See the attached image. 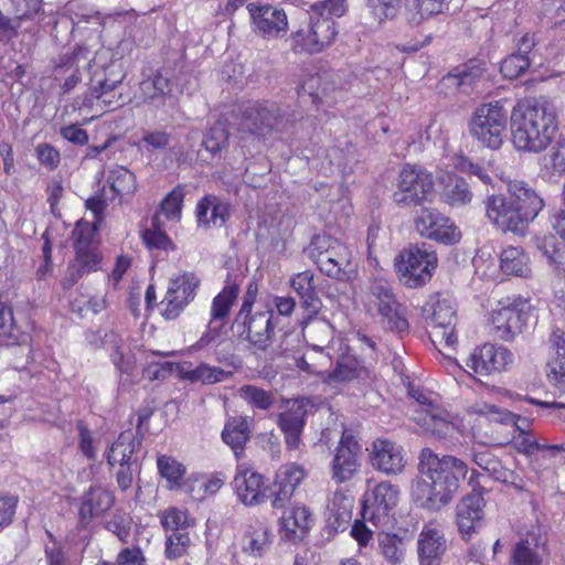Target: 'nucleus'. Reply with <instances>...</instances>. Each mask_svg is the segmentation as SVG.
<instances>
[{
	"mask_svg": "<svg viewBox=\"0 0 565 565\" xmlns=\"http://www.w3.org/2000/svg\"><path fill=\"white\" fill-rule=\"evenodd\" d=\"M435 193L431 173L420 167L406 164L398 173L393 199L397 204L417 205L431 201Z\"/></svg>",
	"mask_w": 565,
	"mask_h": 565,
	"instance_id": "nucleus-11",
	"label": "nucleus"
},
{
	"mask_svg": "<svg viewBox=\"0 0 565 565\" xmlns=\"http://www.w3.org/2000/svg\"><path fill=\"white\" fill-rule=\"evenodd\" d=\"M476 477V471H472L469 479L472 491L462 497L455 509L458 532L465 541L478 533L484 519L486 500L482 491L477 489Z\"/></svg>",
	"mask_w": 565,
	"mask_h": 565,
	"instance_id": "nucleus-14",
	"label": "nucleus"
},
{
	"mask_svg": "<svg viewBox=\"0 0 565 565\" xmlns=\"http://www.w3.org/2000/svg\"><path fill=\"white\" fill-rule=\"evenodd\" d=\"M354 497L344 489L335 490L327 504V526L332 532L345 530L352 519Z\"/></svg>",
	"mask_w": 565,
	"mask_h": 565,
	"instance_id": "nucleus-32",
	"label": "nucleus"
},
{
	"mask_svg": "<svg viewBox=\"0 0 565 565\" xmlns=\"http://www.w3.org/2000/svg\"><path fill=\"white\" fill-rule=\"evenodd\" d=\"M451 0H408L404 19L411 26H418L424 21L445 13Z\"/></svg>",
	"mask_w": 565,
	"mask_h": 565,
	"instance_id": "nucleus-40",
	"label": "nucleus"
},
{
	"mask_svg": "<svg viewBox=\"0 0 565 565\" xmlns=\"http://www.w3.org/2000/svg\"><path fill=\"white\" fill-rule=\"evenodd\" d=\"M157 469L168 490L185 492L190 475L186 473L188 470L183 462L170 455H159L157 457Z\"/></svg>",
	"mask_w": 565,
	"mask_h": 565,
	"instance_id": "nucleus-39",
	"label": "nucleus"
},
{
	"mask_svg": "<svg viewBox=\"0 0 565 565\" xmlns=\"http://www.w3.org/2000/svg\"><path fill=\"white\" fill-rule=\"evenodd\" d=\"M142 241L150 249L168 250L173 248L172 241L161 228L159 215L154 216L150 228H147L141 234Z\"/></svg>",
	"mask_w": 565,
	"mask_h": 565,
	"instance_id": "nucleus-56",
	"label": "nucleus"
},
{
	"mask_svg": "<svg viewBox=\"0 0 565 565\" xmlns=\"http://www.w3.org/2000/svg\"><path fill=\"white\" fill-rule=\"evenodd\" d=\"M115 503L114 493L102 487L93 486L81 498L78 522L88 525L94 519L103 516Z\"/></svg>",
	"mask_w": 565,
	"mask_h": 565,
	"instance_id": "nucleus-28",
	"label": "nucleus"
},
{
	"mask_svg": "<svg viewBox=\"0 0 565 565\" xmlns=\"http://www.w3.org/2000/svg\"><path fill=\"white\" fill-rule=\"evenodd\" d=\"M178 363L158 360L154 355L143 369V375L149 381L163 380L171 374L177 375Z\"/></svg>",
	"mask_w": 565,
	"mask_h": 565,
	"instance_id": "nucleus-64",
	"label": "nucleus"
},
{
	"mask_svg": "<svg viewBox=\"0 0 565 565\" xmlns=\"http://www.w3.org/2000/svg\"><path fill=\"white\" fill-rule=\"evenodd\" d=\"M237 295L238 287L236 285H227L214 297L211 307L212 321L224 319L228 315Z\"/></svg>",
	"mask_w": 565,
	"mask_h": 565,
	"instance_id": "nucleus-54",
	"label": "nucleus"
},
{
	"mask_svg": "<svg viewBox=\"0 0 565 565\" xmlns=\"http://www.w3.org/2000/svg\"><path fill=\"white\" fill-rule=\"evenodd\" d=\"M500 268L505 275L523 278L532 273L530 256L519 246H508L501 252Z\"/></svg>",
	"mask_w": 565,
	"mask_h": 565,
	"instance_id": "nucleus-44",
	"label": "nucleus"
},
{
	"mask_svg": "<svg viewBox=\"0 0 565 565\" xmlns=\"http://www.w3.org/2000/svg\"><path fill=\"white\" fill-rule=\"evenodd\" d=\"M72 310L81 316H85L88 312L98 315L107 309L108 301L105 294H96L90 296H84L74 299L71 303Z\"/></svg>",
	"mask_w": 565,
	"mask_h": 565,
	"instance_id": "nucleus-57",
	"label": "nucleus"
},
{
	"mask_svg": "<svg viewBox=\"0 0 565 565\" xmlns=\"http://www.w3.org/2000/svg\"><path fill=\"white\" fill-rule=\"evenodd\" d=\"M138 446L132 433L127 431L119 435L117 440L111 445L107 460L110 466L124 467L126 465H136L132 455Z\"/></svg>",
	"mask_w": 565,
	"mask_h": 565,
	"instance_id": "nucleus-48",
	"label": "nucleus"
},
{
	"mask_svg": "<svg viewBox=\"0 0 565 565\" xmlns=\"http://www.w3.org/2000/svg\"><path fill=\"white\" fill-rule=\"evenodd\" d=\"M441 164L446 169H454L459 172L469 173L478 177L484 183L490 181V177L484 172V170L470 162L466 157L460 153L446 154L441 160Z\"/></svg>",
	"mask_w": 565,
	"mask_h": 565,
	"instance_id": "nucleus-53",
	"label": "nucleus"
},
{
	"mask_svg": "<svg viewBox=\"0 0 565 565\" xmlns=\"http://www.w3.org/2000/svg\"><path fill=\"white\" fill-rule=\"evenodd\" d=\"M201 285L195 273L183 271L170 278L168 289L162 301L164 308L161 312L166 320L178 318L185 307L192 302Z\"/></svg>",
	"mask_w": 565,
	"mask_h": 565,
	"instance_id": "nucleus-15",
	"label": "nucleus"
},
{
	"mask_svg": "<svg viewBox=\"0 0 565 565\" xmlns=\"http://www.w3.org/2000/svg\"><path fill=\"white\" fill-rule=\"evenodd\" d=\"M370 462L376 471L386 476H396L406 467V451L394 440L377 438L370 447Z\"/></svg>",
	"mask_w": 565,
	"mask_h": 565,
	"instance_id": "nucleus-22",
	"label": "nucleus"
},
{
	"mask_svg": "<svg viewBox=\"0 0 565 565\" xmlns=\"http://www.w3.org/2000/svg\"><path fill=\"white\" fill-rule=\"evenodd\" d=\"M360 454L359 443L343 433L330 462L331 479L337 483L350 481L360 471Z\"/></svg>",
	"mask_w": 565,
	"mask_h": 565,
	"instance_id": "nucleus-21",
	"label": "nucleus"
},
{
	"mask_svg": "<svg viewBox=\"0 0 565 565\" xmlns=\"http://www.w3.org/2000/svg\"><path fill=\"white\" fill-rule=\"evenodd\" d=\"M277 520L278 534L282 542L299 544L315 524V515L310 507L302 502H292L281 508Z\"/></svg>",
	"mask_w": 565,
	"mask_h": 565,
	"instance_id": "nucleus-19",
	"label": "nucleus"
},
{
	"mask_svg": "<svg viewBox=\"0 0 565 565\" xmlns=\"http://www.w3.org/2000/svg\"><path fill=\"white\" fill-rule=\"evenodd\" d=\"M253 30L267 40L284 35L288 19L284 10L270 4H248Z\"/></svg>",
	"mask_w": 565,
	"mask_h": 565,
	"instance_id": "nucleus-24",
	"label": "nucleus"
},
{
	"mask_svg": "<svg viewBox=\"0 0 565 565\" xmlns=\"http://www.w3.org/2000/svg\"><path fill=\"white\" fill-rule=\"evenodd\" d=\"M423 317L434 345L455 349L457 334L454 301L439 295L431 296L423 307Z\"/></svg>",
	"mask_w": 565,
	"mask_h": 565,
	"instance_id": "nucleus-8",
	"label": "nucleus"
},
{
	"mask_svg": "<svg viewBox=\"0 0 565 565\" xmlns=\"http://www.w3.org/2000/svg\"><path fill=\"white\" fill-rule=\"evenodd\" d=\"M545 540L539 529L530 531L516 543L511 561L513 565H540L543 558Z\"/></svg>",
	"mask_w": 565,
	"mask_h": 565,
	"instance_id": "nucleus-38",
	"label": "nucleus"
},
{
	"mask_svg": "<svg viewBox=\"0 0 565 565\" xmlns=\"http://www.w3.org/2000/svg\"><path fill=\"white\" fill-rule=\"evenodd\" d=\"M439 185H443V200L451 206H461L472 200V192L468 183L457 175H454L441 163L437 175Z\"/></svg>",
	"mask_w": 565,
	"mask_h": 565,
	"instance_id": "nucleus-37",
	"label": "nucleus"
},
{
	"mask_svg": "<svg viewBox=\"0 0 565 565\" xmlns=\"http://www.w3.org/2000/svg\"><path fill=\"white\" fill-rule=\"evenodd\" d=\"M306 398H297L287 403V409L279 415L278 425L285 434L286 444L296 449L300 444V435L305 426Z\"/></svg>",
	"mask_w": 565,
	"mask_h": 565,
	"instance_id": "nucleus-31",
	"label": "nucleus"
},
{
	"mask_svg": "<svg viewBox=\"0 0 565 565\" xmlns=\"http://www.w3.org/2000/svg\"><path fill=\"white\" fill-rule=\"evenodd\" d=\"M542 169L551 177L565 174V135L561 134L548 152L542 158Z\"/></svg>",
	"mask_w": 565,
	"mask_h": 565,
	"instance_id": "nucleus-50",
	"label": "nucleus"
},
{
	"mask_svg": "<svg viewBox=\"0 0 565 565\" xmlns=\"http://www.w3.org/2000/svg\"><path fill=\"white\" fill-rule=\"evenodd\" d=\"M402 0H369V9L373 18L383 23L394 19L401 8Z\"/></svg>",
	"mask_w": 565,
	"mask_h": 565,
	"instance_id": "nucleus-59",
	"label": "nucleus"
},
{
	"mask_svg": "<svg viewBox=\"0 0 565 565\" xmlns=\"http://www.w3.org/2000/svg\"><path fill=\"white\" fill-rule=\"evenodd\" d=\"M468 471L467 463L458 457L422 449L417 475L411 481V501L419 509L440 511L452 502Z\"/></svg>",
	"mask_w": 565,
	"mask_h": 565,
	"instance_id": "nucleus-3",
	"label": "nucleus"
},
{
	"mask_svg": "<svg viewBox=\"0 0 565 565\" xmlns=\"http://www.w3.org/2000/svg\"><path fill=\"white\" fill-rule=\"evenodd\" d=\"M195 214L199 227H222L230 215V205L215 195H205L198 202Z\"/></svg>",
	"mask_w": 565,
	"mask_h": 565,
	"instance_id": "nucleus-34",
	"label": "nucleus"
},
{
	"mask_svg": "<svg viewBox=\"0 0 565 565\" xmlns=\"http://www.w3.org/2000/svg\"><path fill=\"white\" fill-rule=\"evenodd\" d=\"M530 66V60L524 53L511 54L504 58L500 66L503 77L514 79L521 76Z\"/></svg>",
	"mask_w": 565,
	"mask_h": 565,
	"instance_id": "nucleus-61",
	"label": "nucleus"
},
{
	"mask_svg": "<svg viewBox=\"0 0 565 565\" xmlns=\"http://www.w3.org/2000/svg\"><path fill=\"white\" fill-rule=\"evenodd\" d=\"M394 265L403 285L408 288H418L431 279L438 265V258L426 244L411 245L398 254Z\"/></svg>",
	"mask_w": 565,
	"mask_h": 565,
	"instance_id": "nucleus-7",
	"label": "nucleus"
},
{
	"mask_svg": "<svg viewBox=\"0 0 565 565\" xmlns=\"http://www.w3.org/2000/svg\"><path fill=\"white\" fill-rule=\"evenodd\" d=\"M96 87L89 88L83 96L77 97L70 106L65 108L66 115L71 116L77 113L75 120L77 122L87 124L104 114L100 99L97 96Z\"/></svg>",
	"mask_w": 565,
	"mask_h": 565,
	"instance_id": "nucleus-43",
	"label": "nucleus"
},
{
	"mask_svg": "<svg viewBox=\"0 0 565 565\" xmlns=\"http://www.w3.org/2000/svg\"><path fill=\"white\" fill-rule=\"evenodd\" d=\"M222 438L231 447L236 458H239L249 439V426L246 417L230 418L222 433Z\"/></svg>",
	"mask_w": 565,
	"mask_h": 565,
	"instance_id": "nucleus-46",
	"label": "nucleus"
},
{
	"mask_svg": "<svg viewBox=\"0 0 565 565\" xmlns=\"http://www.w3.org/2000/svg\"><path fill=\"white\" fill-rule=\"evenodd\" d=\"M409 393L417 404L412 419L425 434L435 438L451 439L457 434H471L477 438L483 434L486 424L497 423L515 428L518 433L512 437V445L521 454L533 456L542 450L557 449L556 446L539 444L530 434V423L526 419L494 404L478 401L459 416L444 408L438 395L434 393L414 388Z\"/></svg>",
	"mask_w": 565,
	"mask_h": 565,
	"instance_id": "nucleus-2",
	"label": "nucleus"
},
{
	"mask_svg": "<svg viewBox=\"0 0 565 565\" xmlns=\"http://www.w3.org/2000/svg\"><path fill=\"white\" fill-rule=\"evenodd\" d=\"M160 522L164 530L175 531L193 525L185 510L169 507L160 513Z\"/></svg>",
	"mask_w": 565,
	"mask_h": 565,
	"instance_id": "nucleus-58",
	"label": "nucleus"
},
{
	"mask_svg": "<svg viewBox=\"0 0 565 565\" xmlns=\"http://www.w3.org/2000/svg\"><path fill=\"white\" fill-rule=\"evenodd\" d=\"M486 215L501 232L523 234L527 226L509 198L502 195H490L487 199Z\"/></svg>",
	"mask_w": 565,
	"mask_h": 565,
	"instance_id": "nucleus-25",
	"label": "nucleus"
},
{
	"mask_svg": "<svg viewBox=\"0 0 565 565\" xmlns=\"http://www.w3.org/2000/svg\"><path fill=\"white\" fill-rule=\"evenodd\" d=\"M401 490L390 481L369 486L362 500V519L376 527H388L394 521Z\"/></svg>",
	"mask_w": 565,
	"mask_h": 565,
	"instance_id": "nucleus-9",
	"label": "nucleus"
},
{
	"mask_svg": "<svg viewBox=\"0 0 565 565\" xmlns=\"http://www.w3.org/2000/svg\"><path fill=\"white\" fill-rule=\"evenodd\" d=\"M414 226L420 236L440 244L452 245L461 238L455 222L435 209H420L414 217Z\"/></svg>",
	"mask_w": 565,
	"mask_h": 565,
	"instance_id": "nucleus-18",
	"label": "nucleus"
},
{
	"mask_svg": "<svg viewBox=\"0 0 565 565\" xmlns=\"http://www.w3.org/2000/svg\"><path fill=\"white\" fill-rule=\"evenodd\" d=\"M446 551V540L439 525L429 522L418 534L417 553L420 565H439Z\"/></svg>",
	"mask_w": 565,
	"mask_h": 565,
	"instance_id": "nucleus-30",
	"label": "nucleus"
},
{
	"mask_svg": "<svg viewBox=\"0 0 565 565\" xmlns=\"http://www.w3.org/2000/svg\"><path fill=\"white\" fill-rule=\"evenodd\" d=\"M184 200V191L181 186H175L162 200L160 205L161 214L171 222L178 223L181 221L182 206Z\"/></svg>",
	"mask_w": 565,
	"mask_h": 565,
	"instance_id": "nucleus-55",
	"label": "nucleus"
},
{
	"mask_svg": "<svg viewBox=\"0 0 565 565\" xmlns=\"http://www.w3.org/2000/svg\"><path fill=\"white\" fill-rule=\"evenodd\" d=\"M85 341L92 347H104L110 351V358L116 367L122 374L131 375L135 369V360L127 355L125 356L121 347L119 345L120 340L114 332L102 331H87L85 333Z\"/></svg>",
	"mask_w": 565,
	"mask_h": 565,
	"instance_id": "nucleus-33",
	"label": "nucleus"
},
{
	"mask_svg": "<svg viewBox=\"0 0 565 565\" xmlns=\"http://www.w3.org/2000/svg\"><path fill=\"white\" fill-rule=\"evenodd\" d=\"M307 470L296 462L281 465L273 480L271 507L281 509L294 497L296 489L307 478Z\"/></svg>",
	"mask_w": 565,
	"mask_h": 565,
	"instance_id": "nucleus-27",
	"label": "nucleus"
},
{
	"mask_svg": "<svg viewBox=\"0 0 565 565\" xmlns=\"http://www.w3.org/2000/svg\"><path fill=\"white\" fill-rule=\"evenodd\" d=\"M191 545L188 533H172L166 539V556L169 559H177L184 556Z\"/></svg>",
	"mask_w": 565,
	"mask_h": 565,
	"instance_id": "nucleus-62",
	"label": "nucleus"
},
{
	"mask_svg": "<svg viewBox=\"0 0 565 565\" xmlns=\"http://www.w3.org/2000/svg\"><path fill=\"white\" fill-rule=\"evenodd\" d=\"M513 364L514 354L507 347L489 342L476 347L467 361V366L480 376L501 374Z\"/></svg>",
	"mask_w": 565,
	"mask_h": 565,
	"instance_id": "nucleus-16",
	"label": "nucleus"
},
{
	"mask_svg": "<svg viewBox=\"0 0 565 565\" xmlns=\"http://www.w3.org/2000/svg\"><path fill=\"white\" fill-rule=\"evenodd\" d=\"M337 35L334 20L310 10L299 28L290 34V46L295 53L318 54L331 46Z\"/></svg>",
	"mask_w": 565,
	"mask_h": 565,
	"instance_id": "nucleus-6",
	"label": "nucleus"
},
{
	"mask_svg": "<svg viewBox=\"0 0 565 565\" xmlns=\"http://www.w3.org/2000/svg\"><path fill=\"white\" fill-rule=\"evenodd\" d=\"M509 200L529 225L542 211L543 199L524 181L514 180L508 184Z\"/></svg>",
	"mask_w": 565,
	"mask_h": 565,
	"instance_id": "nucleus-29",
	"label": "nucleus"
},
{
	"mask_svg": "<svg viewBox=\"0 0 565 565\" xmlns=\"http://www.w3.org/2000/svg\"><path fill=\"white\" fill-rule=\"evenodd\" d=\"M552 354L547 361L546 375L552 385L565 388V332L554 329L550 337Z\"/></svg>",
	"mask_w": 565,
	"mask_h": 565,
	"instance_id": "nucleus-35",
	"label": "nucleus"
},
{
	"mask_svg": "<svg viewBox=\"0 0 565 565\" xmlns=\"http://www.w3.org/2000/svg\"><path fill=\"white\" fill-rule=\"evenodd\" d=\"M233 487L237 500L246 507L259 505L267 499L264 476L246 463L237 465Z\"/></svg>",
	"mask_w": 565,
	"mask_h": 565,
	"instance_id": "nucleus-23",
	"label": "nucleus"
},
{
	"mask_svg": "<svg viewBox=\"0 0 565 565\" xmlns=\"http://www.w3.org/2000/svg\"><path fill=\"white\" fill-rule=\"evenodd\" d=\"M92 61L93 53L86 46H78L71 54L60 57L54 74L64 93L72 90L82 81V72L90 66Z\"/></svg>",
	"mask_w": 565,
	"mask_h": 565,
	"instance_id": "nucleus-26",
	"label": "nucleus"
},
{
	"mask_svg": "<svg viewBox=\"0 0 565 565\" xmlns=\"http://www.w3.org/2000/svg\"><path fill=\"white\" fill-rule=\"evenodd\" d=\"M360 301L369 316L380 318L387 328L397 332L408 329L404 308L396 300L393 289L386 280L372 281L361 295Z\"/></svg>",
	"mask_w": 565,
	"mask_h": 565,
	"instance_id": "nucleus-5",
	"label": "nucleus"
},
{
	"mask_svg": "<svg viewBox=\"0 0 565 565\" xmlns=\"http://www.w3.org/2000/svg\"><path fill=\"white\" fill-rule=\"evenodd\" d=\"M318 361L313 356L305 355L297 360V367L309 374H317L328 386L338 390L341 384L361 377L366 373V369L360 361L349 354H343L337 363V367L332 373L324 374L322 367L330 363L329 354L319 353Z\"/></svg>",
	"mask_w": 565,
	"mask_h": 565,
	"instance_id": "nucleus-12",
	"label": "nucleus"
},
{
	"mask_svg": "<svg viewBox=\"0 0 565 565\" xmlns=\"http://www.w3.org/2000/svg\"><path fill=\"white\" fill-rule=\"evenodd\" d=\"M475 463L487 471L492 478L503 483H513L516 480L515 473L504 468L501 462L488 450L475 451L472 457Z\"/></svg>",
	"mask_w": 565,
	"mask_h": 565,
	"instance_id": "nucleus-49",
	"label": "nucleus"
},
{
	"mask_svg": "<svg viewBox=\"0 0 565 565\" xmlns=\"http://www.w3.org/2000/svg\"><path fill=\"white\" fill-rule=\"evenodd\" d=\"M379 547L383 557L391 565L402 563L404 559L405 547L403 540L391 533H381L379 535Z\"/></svg>",
	"mask_w": 565,
	"mask_h": 565,
	"instance_id": "nucleus-52",
	"label": "nucleus"
},
{
	"mask_svg": "<svg viewBox=\"0 0 565 565\" xmlns=\"http://www.w3.org/2000/svg\"><path fill=\"white\" fill-rule=\"evenodd\" d=\"M226 481L222 472L207 475L191 473L185 493L194 500L202 501L207 497L216 494Z\"/></svg>",
	"mask_w": 565,
	"mask_h": 565,
	"instance_id": "nucleus-41",
	"label": "nucleus"
},
{
	"mask_svg": "<svg viewBox=\"0 0 565 565\" xmlns=\"http://www.w3.org/2000/svg\"><path fill=\"white\" fill-rule=\"evenodd\" d=\"M239 396L250 406L264 411L268 409L274 401L270 393L254 385L242 386L239 388Z\"/></svg>",
	"mask_w": 565,
	"mask_h": 565,
	"instance_id": "nucleus-60",
	"label": "nucleus"
},
{
	"mask_svg": "<svg viewBox=\"0 0 565 565\" xmlns=\"http://www.w3.org/2000/svg\"><path fill=\"white\" fill-rule=\"evenodd\" d=\"M484 67L481 62L471 61L462 70H457L443 77L441 89H450L452 93L469 94L477 83L484 76Z\"/></svg>",
	"mask_w": 565,
	"mask_h": 565,
	"instance_id": "nucleus-36",
	"label": "nucleus"
},
{
	"mask_svg": "<svg viewBox=\"0 0 565 565\" xmlns=\"http://www.w3.org/2000/svg\"><path fill=\"white\" fill-rule=\"evenodd\" d=\"M311 255L320 269L328 276L340 277L351 264V253L340 241L328 236L317 235L310 244Z\"/></svg>",
	"mask_w": 565,
	"mask_h": 565,
	"instance_id": "nucleus-17",
	"label": "nucleus"
},
{
	"mask_svg": "<svg viewBox=\"0 0 565 565\" xmlns=\"http://www.w3.org/2000/svg\"><path fill=\"white\" fill-rule=\"evenodd\" d=\"M254 299L255 294L248 290L242 305L241 311L238 313V319L244 320V323L247 326L249 335L255 334L268 338L269 333L273 331L274 328L271 323V313L269 316H267L266 313H259L247 321Z\"/></svg>",
	"mask_w": 565,
	"mask_h": 565,
	"instance_id": "nucleus-47",
	"label": "nucleus"
},
{
	"mask_svg": "<svg viewBox=\"0 0 565 565\" xmlns=\"http://www.w3.org/2000/svg\"><path fill=\"white\" fill-rule=\"evenodd\" d=\"M137 190L135 174L122 166H117L108 171L106 184L100 195H95L86 201V206L96 221H100L108 202L124 200L131 196Z\"/></svg>",
	"mask_w": 565,
	"mask_h": 565,
	"instance_id": "nucleus-13",
	"label": "nucleus"
},
{
	"mask_svg": "<svg viewBox=\"0 0 565 565\" xmlns=\"http://www.w3.org/2000/svg\"><path fill=\"white\" fill-rule=\"evenodd\" d=\"M558 116L556 103L546 97L519 100L510 114L502 102H490L475 109L468 131L480 146L499 150L505 141L510 119L513 148L521 153H541L555 138Z\"/></svg>",
	"mask_w": 565,
	"mask_h": 565,
	"instance_id": "nucleus-1",
	"label": "nucleus"
},
{
	"mask_svg": "<svg viewBox=\"0 0 565 565\" xmlns=\"http://www.w3.org/2000/svg\"><path fill=\"white\" fill-rule=\"evenodd\" d=\"M227 376V372L205 363L194 366L191 362H182L177 366V377L192 383L214 384L224 381Z\"/></svg>",
	"mask_w": 565,
	"mask_h": 565,
	"instance_id": "nucleus-42",
	"label": "nucleus"
},
{
	"mask_svg": "<svg viewBox=\"0 0 565 565\" xmlns=\"http://www.w3.org/2000/svg\"><path fill=\"white\" fill-rule=\"evenodd\" d=\"M98 222L94 218L93 223L84 220L76 223L73 231L75 258L64 280L66 287L73 286L83 276L103 268V254L95 238Z\"/></svg>",
	"mask_w": 565,
	"mask_h": 565,
	"instance_id": "nucleus-4",
	"label": "nucleus"
},
{
	"mask_svg": "<svg viewBox=\"0 0 565 565\" xmlns=\"http://www.w3.org/2000/svg\"><path fill=\"white\" fill-rule=\"evenodd\" d=\"M537 248L546 256L556 270L565 271V248L561 247L553 234L536 238Z\"/></svg>",
	"mask_w": 565,
	"mask_h": 565,
	"instance_id": "nucleus-51",
	"label": "nucleus"
},
{
	"mask_svg": "<svg viewBox=\"0 0 565 565\" xmlns=\"http://www.w3.org/2000/svg\"><path fill=\"white\" fill-rule=\"evenodd\" d=\"M29 341V333L17 324L11 308L0 302V344L24 345Z\"/></svg>",
	"mask_w": 565,
	"mask_h": 565,
	"instance_id": "nucleus-45",
	"label": "nucleus"
},
{
	"mask_svg": "<svg viewBox=\"0 0 565 565\" xmlns=\"http://www.w3.org/2000/svg\"><path fill=\"white\" fill-rule=\"evenodd\" d=\"M530 308L529 299L519 295L505 296L492 306L488 322L498 337L509 340L522 332Z\"/></svg>",
	"mask_w": 565,
	"mask_h": 565,
	"instance_id": "nucleus-10",
	"label": "nucleus"
},
{
	"mask_svg": "<svg viewBox=\"0 0 565 565\" xmlns=\"http://www.w3.org/2000/svg\"><path fill=\"white\" fill-rule=\"evenodd\" d=\"M122 77L113 81L109 83L108 81L100 82L96 89H98V98L100 99V104L104 110V114L108 110L115 109L120 105L119 95L116 92V87L120 84Z\"/></svg>",
	"mask_w": 565,
	"mask_h": 565,
	"instance_id": "nucleus-63",
	"label": "nucleus"
},
{
	"mask_svg": "<svg viewBox=\"0 0 565 565\" xmlns=\"http://www.w3.org/2000/svg\"><path fill=\"white\" fill-rule=\"evenodd\" d=\"M274 532L265 518H254L243 524L238 537V545L244 555L259 559L270 550L274 542Z\"/></svg>",
	"mask_w": 565,
	"mask_h": 565,
	"instance_id": "nucleus-20",
	"label": "nucleus"
}]
</instances>
